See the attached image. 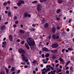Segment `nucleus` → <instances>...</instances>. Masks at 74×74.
Instances as JSON below:
<instances>
[{"label":"nucleus","mask_w":74,"mask_h":74,"mask_svg":"<svg viewBox=\"0 0 74 74\" xmlns=\"http://www.w3.org/2000/svg\"><path fill=\"white\" fill-rule=\"evenodd\" d=\"M27 41L30 47L34 46L35 45V42L33 40V39L31 38H28V39L27 40Z\"/></svg>","instance_id":"nucleus-1"},{"label":"nucleus","mask_w":74,"mask_h":74,"mask_svg":"<svg viewBox=\"0 0 74 74\" xmlns=\"http://www.w3.org/2000/svg\"><path fill=\"white\" fill-rule=\"evenodd\" d=\"M18 52L20 53H23L25 54L26 53V51L23 50V49L20 48L18 50Z\"/></svg>","instance_id":"nucleus-2"},{"label":"nucleus","mask_w":74,"mask_h":74,"mask_svg":"<svg viewBox=\"0 0 74 74\" xmlns=\"http://www.w3.org/2000/svg\"><path fill=\"white\" fill-rule=\"evenodd\" d=\"M22 56H23L22 58V59L24 61H25L26 63H27V62L29 61V60H28V59H26V57H25V55H24V54H22ZM25 59H26L25 60Z\"/></svg>","instance_id":"nucleus-3"},{"label":"nucleus","mask_w":74,"mask_h":74,"mask_svg":"<svg viewBox=\"0 0 74 74\" xmlns=\"http://www.w3.org/2000/svg\"><path fill=\"white\" fill-rule=\"evenodd\" d=\"M37 10L38 11H40L41 10V8H42V5L41 4H38L37 5Z\"/></svg>","instance_id":"nucleus-4"},{"label":"nucleus","mask_w":74,"mask_h":74,"mask_svg":"<svg viewBox=\"0 0 74 74\" xmlns=\"http://www.w3.org/2000/svg\"><path fill=\"white\" fill-rule=\"evenodd\" d=\"M52 38L53 40H56V39H59V36H57L56 35L53 34L52 36Z\"/></svg>","instance_id":"nucleus-5"},{"label":"nucleus","mask_w":74,"mask_h":74,"mask_svg":"<svg viewBox=\"0 0 74 74\" xmlns=\"http://www.w3.org/2000/svg\"><path fill=\"white\" fill-rule=\"evenodd\" d=\"M51 47L53 48H56L58 47V44L57 43H54L52 45Z\"/></svg>","instance_id":"nucleus-6"},{"label":"nucleus","mask_w":74,"mask_h":74,"mask_svg":"<svg viewBox=\"0 0 74 74\" xmlns=\"http://www.w3.org/2000/svg\"><path fill=\"white\" fill-rule=\"evenodd\" d=\"M29 14V12H25L24 14V17L25 18H27L28 17V14Z\"/></svg>","instance_id":"nucleus-7"},{"label":"nucleus","mask_w":74,"mask_h":74,"mask_svg":"<svg viewBox=\"0 0 74 74\" xmlns=\"http://www.w3.org/2000/svg\"><path fill=\"white\" fill-rule=\"evenodd\" d=\"M56 29L55 27H53L51 29L52 32L53 33H55L56 32Z\"/></svg>","instance_id":"nucleus-8"},{"label":"nucleus","mask_w":74,"mask_h":74,"mask_svg":"<svg viewBox=\"0 0 74 74\" xmlns=\"http://www.w3.org/2000/svg\"><path fill=\"white\" fill-rule=\"evenodd\" d=\"M42 51H45V52H48V51H49L48 49L46 47H44L43 49H42Z\"/></svg>","instance_id":"nucleus-9"},{"label":"nucleus","mask_w":74,"mask_h":74,"mask_svg":"<svg viewBox=\"0 0 74 74\" xmlns=\"http://www.w3.org/2000/svg\"><path fill=\"white\" fill-rule=\"evenodd\" d=\"M25 47L27 49H29V45L27 43H25Z\"/></svg>","instance_id":"nucleus-10"},{"label":"nucleus","mask_w":74,"mask_h":74,"mask_svg":"<svg viewBox=\"0 0 74 74\" xmlns=\"http://www.w3.org/2000/svg\"><path fill=\"white\" fill-rule=\"evenodd\" d=\"M9 38L10 41H12L13 38H12V36L11 35H10L9 36Z\"/></svg>","instance_id":"nucleus-11"},{"label":"nucleus","mask_w":74,"mask_h":74,"mask_svg":"<svg viewBox=\"0 0 74 74\" xmlns=\"http://www.w3.org/2000/svg\"><path fill=\"white\" fill-rule=\"evenodd\" d=\"M48 26H49V24L47 23H45L44 25V27L46 28L48 27Z\"/></svg>","instance_id":"nucleus-12"},{"label":"nucleus","mask_w":74,"mask_h":74,"mask_svg":"<svg viewBox=\"0 0 74 74\" xmlns=\"http://www.w3.org/2000/svg\"><path fill=\"white\" fill-rule=\"evenodd\" d=\"M60 11H61V10L60 9H57L56 10V13L57 14H59L60 12Z\"/></svg>","instance_id":"nucleus-13"},{"label":"nucleus","mask_w":74,"mask_h":74,"mask_svg":"<svg viewBox=\"0 0 74 74\" xmlns=\"http://www.w3.org/2000/svg\"><path fill=\"white\" fill-rule=\"evenodd\" d=\"M41 22L42 24H44L45 22V19L44 18L41 20Z\"/></svg>","instance_id":"nucleus-14"},{"label":"nucleus","mask_w":74,"mask_h":74,"mask_svg":"<svg viewBox=\"0 0 74 74\" xmlns=\"http://www.w3.org/2000/svg\"><path fill=\"white\" fill-rule=\"evenodd\" d=\"M19 32L21 33H25V31L23 29H21L19 30Z\"/></svg>","instance_id":"nucleus-15"},{"label":"nucleus","mask_w":74,"mask_h":74,"mask_svg":"<svg viewBox=\"0 0 74 74\" xmlns=\"http://www.w3.org/2000/svg\"><path fill=\"white\" fill-rule=\"evenodd\" d=\"M62 2H63L62 0H58V3L59 4L62 3Z\"/></svg>","instance_id":"nucleus-16"},{"label":"nucleus","mask_w":74,"mask_h":74,"mask_svg":"<svg viewBox=\"0 0 74 74\" xmlns=\"http://www.w3.org/2000/svg\"><path fill=\"white\" fill-rule=\"evenodd\" d=\"M8 15L9 16H11V13L10 12H8Z\"/></svg>","instance_id":"nucleus-17"},{"label":"nucleus","mask_w":74,"mask_h":74,"mask_svg":"<svg viewBox=\"0 0 74 74\" xmlns=\"http://www.w3.org/2000/svg\"><path fill=\"white\" fill-rule=\"evenodd\" d=\"M49 54L47 53V54H46L45 55V57H46V58H48V57H49Z\"/></svg>","instance_id":"nucleus-18"},{"label":"nucleus","mask_w":74,"mask_h":74,"mask_svg":"<svg viewBox=\"0 0 74 74\" xmlns=\"http://www.w3.org/2000/svg\"><path fill=\"white\" fill-rule=\"evenodd\" d=\"M51 65H47L46 66V68H49V69H51Z\"/></svg>","instance_id":"nucleus-19"},{"label":"nucleus","mask_w":74,"mask_h":74,"mask_svg":"<svg viewBox=\"0 0 74 74\" xmlns=\"http://www.w3.org/2000/svg\"><path fill=\"white\" fill-rule=\"evenodd\" d=\"M5 70L6 71L7 74H8V72H9V70H8V69H7L6 68H5Z\"/></svg>","instance_id":"nucleus-20"},{"label":"nucleus","mask_w":74,"mask_h":74,"mask_svg":"<svg viewBox=\"0 0 74 74\" xmlns=\"http://www.w3.org/2000/svg\"><path fill=\"white\" fill-rule=\"evenodd\" d=\"M59 60L60 61H61V62H64V60H63V59H62V58H59Z\"/></svg>","instance_id":"nucleus-21"},{"label":"nucleus","mask_w":74,"mask_h":74,"mask_svg":"<svg viewBox=\"0 0 74 74\" xmlns=\"http://www.w3.org/2000/svg\"><path fill=\"white\" fill-rule=\"evenodd\" d=\"M4 29H5V25H3L1 27V30H3Z\"/></svg>","instance_id":"nucleus-22"},{"label":"nucleus","mask_w":74,"mask_h":74,"mask_svg":"<svg viewBox=\"0 0 74 74\" xmlns=\"http://www.w3.org/2000/svg\"><path fill=\"white\" fill-rule=\"evenodd\" d=\"M10 60L11 61H12V62H13V61H14V59L13 56H12V58H10Z\"/></svg>","instance_id":"nucleus-23"},{"label":"nucleus","mask_w":74,"mask_h":74,"mask_svg":"<svg viewBox=\"0 0 74 74\" xmlns=\"http://www.w3.org/2000/svg\"><path fill=\"white\" fill-rule=\"evenodd\" d=\"M57 51H58V49H54L53 50V53H56V52H57Z\"/></svg>","instance_id":"nucleus-24"},{"label":"nucleus","mask_w":74,"mask_h":74,"mask_svg":"<svg viewBox=\"0 0 74 74\" xmlns=\"http://www.w3.org/2000/svg\"><path fill=\"white\" fill-rule=\"evenodd\" d=\"M19 1H20V3L21 4H24V2L23 1L20 0Z\"/></svg>","instance_id":"nucleus-25"},{"label":"nucleus","mask_w":74,"mask_h":74,"mask_svg":"<svg viewBox=\"0 0 74 74\" xmlns=\"http://www.w3.org/2000/svg\"><path fill=\"white\" fill-rule=\"evenodd\" d=\"M73 67L71 66L70 67V70L71 71L73 72L74 71V70H73Z\"/></svg>","instance_id":"nucleus-26"},{"label":"nucleus","mask_w":74,"mask_h":74,"mask_svg":"<svg viewBox=\"0 0 74 74\" xmlns=\"http://www.w3.org/2000/svg\"><path fill=\"white\" fill-rule=\"evenodd\" d=\"M38 3V1H35L32 2V3H33V4H35V3Z\"/></svg>","instance_id":"nucleus-27"},{"label":"nucleus","mask_w":74,"mask_h":74,"mask_svg":"<svg viewBox=\"0 0 74 74\" xmlns=\"http://www.w3.org/2000/svg\"><path fill=\"white\" fill-rule=\"evenodd\" d=\"M0 74H5L4 71H1Z\"/></svg>","instance_id":"nucleus-28"},{"label":"nucleus","mask_w":74,"mask_h":74,"mask_svg":"<svg viewBox=\"0 0 74 74\" xmlns=\"http://www.w3.org/2000/svg\"><path fill=\"white\" fill-rule=\"evenodd\" d=\"M17 5H18V6H20V5H21V3L19 1L18 3H17Z\"/></svg>","instance_id":"nucleus-29"},{"label":"nucleus","mask_w":74,"mask_h":74,"mask_svg":"<svg viewBox=\"0 0 74 74\" xmlns=\"http://www.w3.org/2000/svg\"><path fill=\"white\" fill-rule=\"evenodd\" d=\"M13 18V19L14 20H16V19H17V17L16 16H14Z\"/></svg>","instance_id":"nucleus-30"},{"label":"nucleus","mask_w":74,"mask_h":74,"mask_svg":"<svg viewBox=\"0 0 74 74\" xmlns=\"http://www.w3.org/2000/svg\"><path fill=\"white\" fill-rule=\"evenodd\" d=\"M7 4H8V3L7 2H4L3 3V5H4V6H5Z\"/></svg>","instance_id":"nucleus-31"},{"label":"nucleus","mask_w":74,"mask_h":74,"mask_svg":"<svg viewBox=\"0 0 74 74\" xmlns=\"http://www.w3.org/2000/svg\"><path fill=\"white\" fill-rule=\"evenodd\" d=\"M15 70V68L12 67L11 69V71H14Z\"/></svg>","instance_id":"nucleus-32"},{"label":"nucleus","mask_w":74,"mask_h":74,"mask_svg":"<svg viewBox=\"0 0 74 74\" xmlns=\"http://www.w3.org/2000/svg\"><path fill=\"white\" fill-rule=\"evenodd\" d=\"M36 63H37V61L36 60H34L32 62V63H35V64H36Z\"/></svg>","instance_id":"nucleus-33"},{"label":"nucleus","mask_w":74,"mask_h":74,"mask_svg":"<svg viewBox=\"0 0 74 74\" xmlns=\"http://www.w3.org/2000/svg\"><path fill=\"white\" fill-rule=\"evenodd\" d=\"M51 73H56V71L55 70H53V71H51Z\"/></svg>","instance_id":"nucleus-34"},{"label":"nucleus","mask_w":74,"mask_h":74,"mask_svg":"<svg viewBox=\"0 0 74 74\" xmlns=\"http://www.w3.org/2000/svg\"><path fill=\"white\" fill-rule=\"evenodd\" d=\"M3 45H5L6 44V42L4 41L2 43Z\"/></svg>","instance_id":"nucleus-35"},{"label":"nucleus","mask_w":74,"mask_h":74,"mask_svg":"<svg viewBox=\"0 0 74 74\" xmlns=\"http://www.w3.org/2000/svg\"><path fill=\"white\" fill-rule=\"evenodd\" d=\"M71 60H72L73 61H74V57H71Z\"/></svg>","instance_id":"nucleus-36"},{"label":"nucleus","mask_w":74,"mask_h":74,"mask_svg":"<svg viewBox=\"0 0 74 74\" xmlns=\"http://www.w3.org/2000/svg\"><path fill=\"white\" fill-rule=\"evenodd\" d=\"M68 50H69V51H72V49L71 48H68Z\"/></svg>","instance_id":"nucleus-37"},{"label":"nucleus","mask_w":74,"mask_h":74,"mask_svg":"<svg viewBox=\"0 0 74 74\" xmlns=\"http://www.w3.org/2000/svg\"><path fill=\"white\" fill-rule=\"evenodd\" d=\"M55 58H56V57L55 56H53L52 57V59H55Z\"/></svg>","instance_id":"nucleus-38"},{"label":"nucleus","mask_w":74,"mask_h":74,"mask_svg":"<svg viewBox=\"0 0 74 74\" xmlns=\"http://www.w3.org/2000/svg\"><path fill=\"white\" fill-rule=\"evenodd\" d=\"M21 43V44L22 45L24 44L25 43V41H22Z\"/></svg>","instance_id":"nucleus-39"},{"label":"nucleus","mask_w":74,"mask_h":74,"mask_svg":"<svg viewBox=\"0 0 74 74\" xmlns=\"http://www.w3.org/2000/svg\"><path fill=\"white\" fill-rule=\"evenodd\" d=\"M57 30H59L60 29V27L59 26H58L57 27Z\"/></svg>","instance_id":"nucleus-40"},{"label":"nucleus","mask_w":74,"mask_h":74,"mask_svg":"<svg viewBox=\"0 0 74 74\" xmlns=\"http://www.w3.org/2000/svg\"><path fill=\"white\" fill-rule=\"evenodd\" d=\"M50 69H51L52 70H54V68H53L52 66H51Z\"/></svg>","instance_id":"nucleus-41"},{"label":"nucleus","mask_w":74,"mask_h":74,"mask_svg":"<svg viewBox=\"0 0 74 74\" xmlns=\"http://www.w3.org/2000/svg\"><path fill=\"white\" fill-rule=\"evenodd\" d=\"M16 26H17V25H16V24L13 25V27H16Z\"/></svg>","instance_id":"nucleus-42"},{"label":"nucleus","mask_w":74,"mask_h":74,"mask_svg":"<svg viewBox=\"0 0 74 74\" xmlns=\"http://www.w3.org/2000/svg\"><path fill=\"white\" fill-rule=\"evenodd\" d=\"M39 1L40 3H43L44 2L43 0H39Z\"/></svg>","instance_id":"nucleus-43"},{"label":"nucleus","mask_w":74,"mask_h":74,"mask_svg":"<svg viewBox=\"0 0 74 74\" xmlns=\"http://www.w3.org/2000/svg\"><path fill=\"white\" fill-rule=\"evenodd\" d=\"M27 67H28V66H27L25 65L24 66V68H25V69H26V68H27Z\"/></svg>","instance_id":"nucleus-44"},{"label":"nucleus","mask_w":74,"mask_h":74,"mask_svg":"<svg viewBox=\"0 0 74 74\" xmlns=\"http://www.w3.org/2000/svg\"><path fill=\"white\" fill-rule=\"evenodd\" d=\"M71 21H72V20H71V19H70L69 21V23H70V22H71Z\"/></svg>","instance_id":"nucleus-45"},{"label":"nucleus","mask_w":74,"mask_h":74,"mask_svg":"<svg viewBox=\"0 0 74 74\" xmlns=\"http://www.w3.org/2000/svg\"><path fill=\"white\" fill-rule=\"evenodd\" d=\"M21 72V70H18V71L17 72V73H20V72Z\"/></svg>","instance_id":"nucleus-46"},{"label":"nucleus","mask_w":74,"mask_h":74,"mask_svg":"<svg viewBox=\"0 0 74 74\" xmlns=\"http://www.w3.org/2000/svg\"><path fill=\"white\" fill-rule=\"evenodd\" d=\"M42 74H45V71H42Z\"/></svg>","instance_id":"nucleus-47"},{"label":"nucleus","mask_w":74,"mask_h":74,"mask_svg":"<svg viewBox=\"0 0 74 74\" xmlns=\"http://www.w3.org/2000/svg\"><path fill=\"white\" fill-rule=\"evenodd\" d=\"M42 58H44V54H42Z\"/></svg>","instance_id":"nucleus-48"},{"label":"nucleus","mask_w":74,"mask_h":74,"mask_svg":"<svg viewBox=\"0 0 74 74\" xmlns=\"http://www.w3.org/2000/svg\"><path fill=\"white\" fill-rule=\"evenodd\" d=\"M48 70L47 69H46V70H45V73H48Z\"/></svg>","instance_id":"nucleus-49"},{"label":"nucleus","mask_w":74,"mask_h":74,"mask_svg":"<svg viewBox=\"0 0 74 74\" xmlns=\"http://www.w3.org/2000/svg\"><path fill=\"white\" fill-rule=\"evenodd\" d=\"M17 41L18 42H20V39H17Z\"/></svg>","instance_id":"nucleus-50"},{"label":"nucleus","mask_w":74,"mask_h":74,"mask_svg":"<svg viewBox=\"0 0 74 74\" xmlns=\"http://www.w3.org/2000/svg\"><path fill=\"white\" fill-rule=\"evenodd\" d=\"M33 73L34 74H36V71H33Z\"/></svg>","instance_id":"nucleus-51"},{"label":"nucleus","mask_w":74,"mask_h":74,"mask_svg":"<svg viewBox=\"0 0 74 74\" xmlns=\"http://www.w3.org/2000/svg\"><path fill=\"white\" fill-rule=\"evenodd\" d=\"M35 70L36 71H38V68H36L35 69Z\"/></svg>","instance_id":"nucleus-52"},{"label":"nucleus","mask_w":74,"mask_h":74,"mask_svg":"<svg viewBox=\"0 0 74 74\" xmlns=\"http://www.w3.org/2000/svg\"><path fill=\"white\" fill-rule=\"evenodd\" d=\"M9 8H10V7H6V10H8Z\"/></svg>","instance_id":"nucleus-53"},{"label":"nucleus","mask_w":74,"mask_h":74,"mask_svg":"<svg viewBox=\"0 0 74 74\" xmlns=\"http://www.w3.org/2000/svg\"><path fill=\"white\" fill-rule=\"evenodd\" d=\"M14 8L15 9H17V8H18V7H16V6H14Z\"/></svg>","instance_id":"nucleus-54"},{"label":"nucleus","mask_w":74,"mask_h":74,"mask_svg":"<svg viewBox=\"0 0 74 74\" xmlns=\"http://www.w3.org/2000/svg\"><path fill=\"white\" fill-rule=\"evenodd\" d=\"M70 61H69L68 62H67V63H66L67 64H69L70 63Z\"/></svg>","instance_id":"nucleus-55"},{"label":"nucleus","mask_w":74,"mask_h":74,"mask_svg":"<svg viewBox=\"0 0 74 74\" xmlns=\"http://www.w3.org/2000/svg\"><path fill=\"white\" fill-rule=\"evenodd\" d=\"M66 30H67V32H69V31H70V29H69L67 28L66 29Z\"/></svg>","instance_id":"nucleus-56"},{"label":"nucleus","mask_w":74,"mask_h":74,"mask_svg":"<svg viewBox=\"0 0 74 74\" xmlns=\"http://www.w3.org/2000/svg\"><path fill=\"white\" fill-rule=\"evenodd\" d=\"M47 71H50V70H51V69H50L49 68H48L47 69Z\"/></svg>","instance_id":"nucleus-57"},{"label":"nucleus","mask_w":74,"mask_h":74,"mask_svg":"<svg viewBox=\"0 0 74 74\" xmlns=\"http://www.w3.org/2000/svg\"><path fill=\"white\" fill-rule=\"evenodd\" d=\"M71 37H73V33H71Z\"/></svg>","instance_id":"nucleus-58"},{"label":"nucleus","mask_w":74,"mask_h":74,"mask_svg":"<svg viewBox=\"0 0 74 74\" xmlns=\"http://www.w3.org/2000/svg\"><path fill=\"white\" fill-rule=\"evenodd\" d=\"M51 36H48V38H49V39H51Z\"/></svg>","instance_id":"nucleus-59"},{"label":"nucleus","mask_w":74,"mask_h":74,"mask_svg":"<svg viewBox=\"0 0 74 74\" xmlns=\"http://www.w3.org/2000/svg\"><path fill=\"white\" fill-rule=\"evenodd\" d=\"M55 62L56 63H57L58 62V60H55Z\"/></svg>","instance_id":"nucleus-60"},{"label":"nucleus","mask_w":74,"mask_h":74,"mask_svg":"<svg viewBox=\"0 0 74 74\" xmlns=\"http://www.w3.org/2000/svg\"><path fill=\"white\" fill-rule=\"evenodd\" d=\"M66 73H67L68 74H69V71H66Z\"/></svg>","instance_id":"nucleus-61"},{"label":"nucleus","mask_w":74,"mask_h":74,"mask_svg":"<svg viewBox=\"0 0 74 74\" xmlns=\"http://www.w3.org/2000/svg\"><path fill=\"white\" fill-rule=\"evenodd\" d=\"M45 71V68H44L43 70H42V71Z\"/></svg>","instance_id":"nucleus-62"},{"label":"nucleus","mask_w":74,"mask_h":74,"mask_svg":"<svg viewBox=\"0 0 74 74\" xmlns=\"http://www.w3.org/2000/svg\"><path fill=\"white\" fill-rule=\"evenodd\" d=\"M8 22H5V25H7V23H8Z\"/></svg>","instance_id":"nucleus-63"},{"label":"nucleus","mask_w":74,"mask_h":74,"mask_svg":"<svg viewBox=\"0 0 74 74\" xmlns=\"http://www.w3.org/2000/svg\"><path fill=\"white\" fill-rule=\"evenodd\" d=\"M9 50H10V51H12V48H10L9 49Z\"/></svg>","instance_id":"nucleus-64"}]
</instances>
